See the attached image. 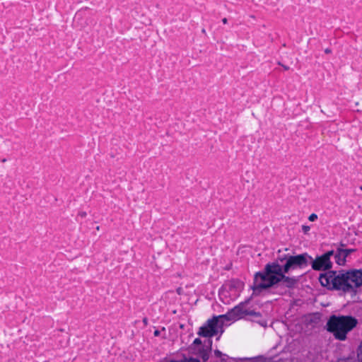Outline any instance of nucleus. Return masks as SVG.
I'll list each match as a JSON object with an SVG mask.
<instances>
[{
	"label": "nucleus",
	"instance_id": "nucleus-29",
	"mask_svg": "<svg viewBox=\"0 0 362 362\" xmlns=\"http://www.w3.org/2000/svg\"><path fill=\"white\" fill-rule=\"evenodd\" d=\"M278 64L281 65L285 70H288L289 69L288 66L282 65L279 62H278Z\"/></svg>",
	"mask_w": 362,
	"mask_h": 362
},
{
	"label": "nucleus",
	"instance_id": "nucleus-16",
	"mask_svg": "<svg viewBox=\"0 0 362 362\" xmlns=\"http://www.w3.org/2000/svg\"><path fill=\"white\" fill-rule=\"evenodd\" d=\"M355 251L356 249H341V252H343L346 258L348 257V255H349L351 253Z\"/></svg>",
	"mask_w": 362,
	"mask_h": 362
},
{
	"label": "nucleus",
	"instance_id": "nucleus-1",
	"mask_svg": "<svg viewBox=\"0 0 362 362\" xmlns=\"http://www.w3.org/2000/svg\"><path fill=\"white\" fill-rule=\"evenodd\" d=\"M320 284L330 291H341L356 295L354 287L350 283V276L346 271H329L321 273L319 276Z\"/></svg>",
	"mask_w": 362,
	"mask_h": 362
},
{
	"label": "nucleus",
	"instance_id": "nucleus-9",
	"mask_svg": "<svg viewBox=\"0 0 362 362\" xmlns=\"http://www.w3.org/2000/svg\"><path fill=\"white\" fill-rule=\"evenodd\" d=\"M346 274L350 276V283L354 287V291L356 292V288L362 286V269H349Z\"/></svg>",
	"mask_w": 362,
	"mask_h": 362
},
{
	"label": "nucleus",
	"instance_id": "nucleus-27",
	"mask_svg": "<svg viewBox=\"0 0 362 362\" xmlns=\"http://www.w3.org/2000/svg\"><path fill=\"white\" fill-rule=\"evenodd\" d=\"M160 331L156 329V330L154 331L153 334H154V336L158 337V336L160 335Z\"/></svg>",
	"mask_w": 362,
	"mask_h": 362
},
{
	"label": "nucleus",
	"instance_id": "nucleus-33",
	"mask_svg": "<svg viewBox=\"0 0 362 362\" xmlns=\"http://www.w3.org/2000/svg\"><path fill=\"white\" fill-rule=\"evenodd\" d=\"M202 32L203 33H206V30H205V29H202Z\"/></svg>",
	"mask_w": 362,
	"mask_h": 362
},
{
	"label": "nucleus",
	"instance_id": "nucleus-21",
	"mask_svg": "<svg viewBox=\"0 0 362 362\" xmlns=\"http://www.w3.org/2000/svg\"><path fill=\"white\" fill-rule=\"evenodd\" d=\"M289 255H279L277 259H279L281 262H282L283 260L284 259H286L287 260V258Z\"/></svg>",
	"mask_w": 362,
	"mask_h": 362
},
{
	"label": "nucleus",
	"instance_id": "nucleus-25",
	"mask_svg": "<svg viewBox=\"0 0 362 362\" xmlns=\"http://www.w3.org/2000/svg\"><path fill=\"white\" fill-rule=\"evenodd\" d=\"M78 216L82 217V218L86 217V213L84 212V211L79 212L78 213Z\"/></svg>",
	"mask_w": 362,
	"mask_h": 362
},
{
	"label": "nucleus",
	"instance_id": "nucleus-8",
	"mask_svg": "<svg viewBox=\"0 0 362 362\" xmlns=\"http://www.w3.org/2000/svg\"><path fill=\"white\" fill-rule=\"evenodd\" d=\"M311 267L315 271H331L332 268V262L330 259H327L323 255L317 256L315 259L310 260Z\"/></svg>",
	"mask_w": 362,
	"mask_h": 362
},
{
	"label": "nucleus",
	"instance_id": "nucleus-20",
	"mask_svg": "<svg viewBox=\"0 0 362 362\" xmlns=\"http://www.w3.org/2000/svg\"><path fill=\"white\" fill-rule=\"evenodd\" d=\"M317 218V214H311L309 217H308V220L310 221H315L316 219Z\"/></svg>",
	"mask_w": 362,
	"mask_h": 362
},
{
	"label": "nucleus",
	"instance_id": "nucleus-30",
	"mask_svg": "<svg viewBox=\"0 0 362 362\" xmlns=\"http://www.w3.org/2000/svg\"><path fill=\"white\" fill-rule=\"evenodd\" d=\"M222 22H223V23H224V24H226V23H227V22H228L227 18H223V19H222Z\"/></svg>",
	"mask_w": 362,
	"mask_h": 362
},
{
	"label": "nucleus",
	"instance_id": "nucleus-31",
	"mask_svg": "<svg viewBox=\"0 0 362 362\" xmlns=\"http://www.w3.org/2000/svg\"><path fill=\"white\" fill-rule=\"evenodd\" d=\"M168 362H178V361H175V360H170Z\"/></svg>",
	"mask_w": 362,
	"mask_h": 362
},
{
	"label": "nucleus",
	"instance_id": "nucleus-14",
	"mask_svg": "<svg viewBox=\"0 0 362 362\" xmlns=\"http://www.w3.org/2000/svg\"><path fill=\"white\" fill-rule=\"evenodd\" d=\"M337 362H356L354 357L349 356L346 358H340L337 360Z\"/></svg>",
	"mask_w": 362,
	"mask_h": 362
},
{
	"label": "nucleus",
	"instance_id": "nucleus-2",
	"mask_svg": "<svg viewBox=\"0 0 362 362\" xmlns=\"http://www.w3.org/2000/svg\"><path fill=\"white\" fill-rule=\"evenodd\" d=\"M357 320L350 315L337 316L332 315L327 320V330L332 333L337 339L343 341L346 339V334L357 325Z\"/></svg>",
	"mask_w": 362,
	"mask_h": 362
},
{
	"label": "nucleus",
	"instance_id": "nucleus-6",
	"mask_svg": "<svg viewBox=\"0 0 362 362\" xmlns=\"http://www.w3.org/2000/svg\"><path fill=\"white\" fill-rule=\"evenodd\" d=\"M310 260H312V257L306 252L294 256L290 255L283 267L284 272H288L290 269L304 268L308 265Z\"/></svg>",
	"mask_w": 362,
	"mask_h": 362
},
{
	"label": "nucleus",
	"instance_id": "nucleus-24",
	"mask_svg": "<svg viewBox=\"0 0 362 362\" xmlns=\"http://www.w3.org/2000/svg\"><path fill=\"white\" fill-rule=\"evenodd\" d=\"M214 354L216 357H221L222 356V353L221 351H220L219 350L216 349L214 351Z\"/></svg>",
	"mask_w": 362,
	"mask_h": 362
},
{
	"label": "nucleus",
	"instance_id": "nucleus-26",
	"mask_svg": "<svg viewBox=\"0 0 362 362\" xmlns=\"http://www.w3.org/2000/svg\"><path fill=\"white\" fill-rule=\"evenodd\" d=\"M143 323L144 324L145 326L148 325V319H147V317H144L143 319Z\"/></svg>",
	"mask_w": 362,
	"mask_h": 362
},
{
	"label": "nucleus",
	"instance_id": "nucleus-12",
	"mask_svg": "<svg viewBox=\"0 0 362 362\" xmlns=\"http://www.w3.org/2000/svg\"><path fill=\"white\" fill-rule=\"evenodd\" d=\"M211 351L207 349L206 348H205L204 346H202L201 348H199L197 351V354L199 355V356L203 360V362H206V361L209 359V353L211 352Z\"/></svg>",
	"mask_w": 362,
	"mask_h": 362
},
{
	"label": "nucleus",
	"instance_id": "nucleus-4",
	"mask_svg": "<svg viewBox=\"0 0 362 362\" xmlns=\"http://www.w3.org/2000/svg\"><path fill=\"white\" fill-rule=\"evenodd\" d=\"M223 325L224 322L220 320V317L214 316L199 327L197 334L202 337L209 338L216 335L218 332L221 334L223 332Z\"/></svg>",
	"mask_w": 362,
	"mask_h": 362
},
{
	"label": "nucleus",
	"instance_id": "nucleus-11",
	"mask_svg": "<svg viewBox=\"0 0 362 362\" xmlns=\"http://www.w3.org/2000/svg\"><path fill=\"white\" fill-rule=\"evenodd\" d=\"M334 259L337 264L344 265L346 262V257L341 252V248H338L334 254Z\"/></svg>",
	"mask_w": 362,
	"mask_h": 362
},
{
	"label": "nucleus",
	"instance_id": "nucleus-15",
	"mask_svg": "<svg viewBox=\"0 0 362 362\" xmlns=\"http://www.w3.org/2000/svg\"><path fill=\"white\" fill-rule=\"evenodd\" d=\"M357 357L360 362H362V341L360 343L357 350Z\"/></svg>",
	"mask_w": 362,
	"mask_h": 362
},
{
	"label": "nucleus",
	"instance_id": "nucleus-13",
	"mask_svg": "<svg viewBox=\"0 0 362 362\" xmlns=\"http://www.w3.org/2000/svg\"><path fill=\"white\" fill-rule=\"evenodd\" d=\"M250 360V362H272V358H265L262 356H259Z\"/></svg>",
	"mask_w": 362,
	"mask_h": 362
},
{
	"label": "nucleus",
	"instance_id": "nucleus-17",
	"mask_svg": "<svg viewBox=\"0 0 362 362\" xmlns=\"http://www.w3.org/2000/svg\"><path fill=\"white\" fill-rule=\"evenodd\" d=\"M178 362H200L197 358H189V359L185 358L184 360L177 361Z\"/></svg>",
	"mask_w": 362,
	"mask_h": 362
},
{
	"label": "nucleus",
	"instance_id": "nucleus-23",
	"mask_svg": "<svg viewBox=\"0 0 362 362\" xmlns=\"http://www.w3.org/2000/svg\"><path fill=\"white\" fill-rule=\"evenodd\" d=\"M302 229H303V231L305 233H308L310 230V226H303Z\"/></svg>",
	"mask_w": 362,
	"mask_h": 362
},
{
	"label": "nucleus",
	"instance_id": "nucleus-28",
	"mask_svg": "<svg viewBox=\"0 0 362 362\" xmlns=\"http://www.w3.org/2000/svg\"><path fill=\"white\" fill-rule=\"evenodd\" d=\"M325 52L326 54H330V53L332 52V49H329V48H326V49H325Z\"/></svg>",
	"mask_w": 362,
	"mask_h": 362
},
{
	"label": "nucleus",
	"instance_id": "nucleus-34",
	"mask_svg": "<svg viewBox=\"0 0 362 362\" xmlns=\"http://www.w3.org/2000/svg\"><path fill=\"white\" fill-rule=\"evenodd\" d=\"M360 189H361V190H362V185L361 186Z\"/></svg>",
	"mask_w": 362,
	"mask_h": 362
},
{
	"label": "nucleus",
	"instance_id": "nucleus-18",
	"mask_svg": "<svg viewBox=\"0 0 362 362\" xmlns=\"http://www.w3.org/2000/svg\"><path fill=\"white\" fill-rule=\"evenodd\" d=\"M334 254H335V252L334 250H329V251L324 253L323 255L325 256L327 259H330V257L333 255L334 256Z\"/></svg>",
	"mask_w": 362,
	"mask_h": 362
},
{
	"label": "nucleus",
	"instance_id": "nucleus-32",
	"mask_svg": "<svg viewBox=\"0 0 362 362\" xmlns=\"http://www.w3.org/2000/svg\"><path fill=\"white\" fill-rule=\"evenodd\" d=\"M6 158H4V159H2V160H1V162H3V163H4V162H6Z\"/></svg>",
	"mask_w": 362,
	"mask_h": 362
},
{
	"label": "nucleus",
	"instance_id": "nucleus-5",
	"mask_svg": "<svg viewBox=\"0 0 362 362\" xmlns=\"http://www.w3.org/2000/svg\"><path fill=\"white\" fill-rule=\"evenodd\" d=\"M247 302H242L239 303L238 305L235 306L225 315H221L218 317H220V320L226 321H235L237 320H239L244 316L246 315H251V316H259V314L258 313H256L254 310H247V309H245V306L246 305Z\"/></svg>",
	"mask_w": 362,
	"mask_h": 362
},
{
	"label": "nucleus",
	"instance_id": "nucleus-3",
	"mask_svg": "<svg viewBox=\"0 0 362 362\" xmlns=\"http://www.w3.org/2000/svg\"><path fill=\"white\" fill-rule=\"evenodd\" d=\"M272 287V262H268L264 271L255 274L251 286L253 296H259Z\"/></svg>",
	"mask_w": 362,
	"mask_h": 362
},
{
	"label": "nucleus",
	"instance_id": "nucleus-10",
	"mask_svg": "<svg viewBox=\"0 0 362 362\" xmlns=\"http://www.w3.org/2000/svg\"><path fill=\"white\" fill-rule=\"evenodd\" d=\"M243 288V282L238 279H232L223 285V288L228 292L239 291Z\"/></svg>",
	"mask_w": 362,
	"mask_h": 362
},
{
	"label": "nucleus",
	"instance_id": "nucleus-22",
	"mask_svg": "<svg viewBox=\"0 0 362 362\" xmlns=\"http://www.w3.org/2000/svg\"><path fill=\"white\" fill-rule=\"evenodd\" d=\"M202 344V340L199 338H196L193 341V345H201Z\"/></svg>",
	"mask_w": 362,
	"mask_h": 362
},
{
	"label": "nucleus",
	"instance_id": "nucleus-19",
	"mask_svg": "<svg viewBox=\"0 0 362 362\" xmlns=\"http://www.w3.org/2000/svg\"><path fill=\"white\" fill-rule=\"evenodd\" d=\"M207 343L208 344L207 345H205L204 346L205 348H206L207 349L211 351L212 349V340L211 339H208L207 341Z\"/></svg>",
	"mask_w": 362,
	"mask_h": 362
},
{
	"label": "nucleus",
	"instance_id": "nucleus-7",
	"mask_svg": "<svg viewBox=\"0 0 362 362\" xmlns=\"http://www.w3.org/2000/svg\"><path fill=\"white\" fill-rule=\"evenodd\" d=\"M283 268L277 263L273 262V287L279 282L288 288H293L298 282L296 277L286 276L284 273Z\"/></svg>",
	"mask_w": 362,
	"mask_h": 362
}]
</instances>
